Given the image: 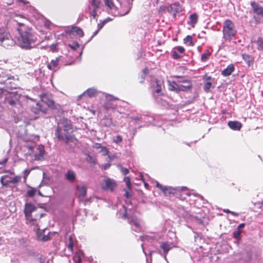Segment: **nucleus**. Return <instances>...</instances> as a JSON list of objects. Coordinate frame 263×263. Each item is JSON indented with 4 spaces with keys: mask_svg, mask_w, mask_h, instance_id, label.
Returning <instances> with one entry per match:
<instances>
[{
    "mask_svg": "<svg viewBox=\"0 0 263 263\" xmlns=\"http://www.w3.org/2000/svg\"><path fill=\"white\" fill-rule=\"evenodd\" d=\"M222 33L226 40L231 41L236 35L237 30L234 23L230 20H226L223 24Z\"/></svg>",
    "mask_w": 263,
    "mask_h": 263,
    "instance_id": "7ed1b4c3",
    "label": "nucleus"
},
{
    "mask_svg": "<svg viewBox=\"0 0 263 263\" xmlns=\"http://www.w3.org/2000/svg\"><path fill=\"white\" fill-rule=\"evenodd\" d=\"M183 82L186 83V85H183L181 84H178V91H184L187 90L188 89L190 88L191 87V85L190 83V82L187 81H183Z\"/></svg>",
    "mask_w": 263,
    "mask_h": 263,
    "instance_id": "6ab92c4d",
    "label": "nucleus"
},
{
    "mask_svg": "<svg viewBox=\"0 0 263 263\" xmlns=\"http://www.w3.org/2000/svg\"><path fill=\"white\" fill-rule=\"evenodd\" d=\"M37 210L36 208L33 204L31 203H26L24 209V213L27 220V223L30 225H35L37 218H40L43 214L36 215L34 218L33 217L32 213Z\"/></svg>",
    "mask_w": 263,
    "mask_h": 263,
    "instance_id": "20e7f679",
    "label": "nucleus"
},
{
    "mask_svg": "<svg viewBox=\"0 0 263 263\" xmlns=\"http://www.w3.org/2000/svg\"><path fill=\"white\" fill-rule=\"evenodd\" d=\"M117 99L114 98L112 96H109L107 97V101L104 103V106L106 109H114L117 105L115 103Z\"/></svg>",
    "mask_w": 263,
    "mask_h": 263,
    "instance_id": "9b49d317",
    "label": "nucleus"
},
{
    "mask_svg": "<svg viewBox=\"0 0 263 263\" xmlns=\"http://www.w3.org/2000/svg\"><path fill=\"white\" fill-rule=\"evenodd\" d=\"M177 51L180 52V53H183L184 51V49L183 47H181V46H178L177 47H176V48Z\"/></svg>",
    "mask_w": 263,
    "mask_h": 263,
    "instance_id": "09e8293b",
    "label": "nucleus"
},
{
    "mask_svg": "<svg viewBox=\"0 0 263 263\" xmlns=\"http://www.w3.org/2000/svg\"><path fill=\"white\" fill-rule=\"evenodd\" d=\"M11 263H17V260L12 259V260H11Z\"/></svg>",
    "mask_w": 263,
    "mask_h": 263,
    "instance_id": "338daca9",
    "label": "nucleus"
},
{
    "mask_svg": "<svg viewBox=\"0 0 263 263\" xmlns=\"http://www.w3.org/2000/svg\"><path fill=\"white\" fill-rule=\"evenodd\" d=\"M142 71H143V74L144 76H145L146 74L148 72V69L144 68V69H143Z\"/></svg>",
    "mask_w": 263,
    "mask_h": 263,
    "instance_id": "6e6d98bb",
    "label": "nucleus"
},
{
    "mask_svg": "<svg viewBox=\"0 0 263 263\" xmlns=\"http://www.w3.org/2000/svg\"><path fill=\"white\" fill-rule=\"evenodd\" d=\"M20 26L17 28L20 36L17 39L18 45L23 49L30 50L38 45L37 35L33 31L31 28H26L24 23H18Z\"/></svg>",
    "mask_w": 263,
    "mask_h": 263,
    "instance_id": "f257e3e1",
    "label": "nucleus"
},
{
    "mask_svg": "<svg viewBox=\"0 0 263 263\" xmlns=\"http://www.w3.org/2000/svg\"><path fill=\"white\" fill-rule=\"evenodd\" d=\"M112 141L116 143H119L122 142V138L120 135H117L112 138Z\"/></svg>",
    "mask_w": 263,
    "mask_h": 263,
    "instance_id": "f704fd0d",
    "label": "nucleus"
},
{
    "mask_svg": "<svg viewBox=\"0 0 263 263\" xmlns=\"http://www.w3.org/2000/svg\"><path fill=\"white\" fill-rule=\"evenodd\" d=\"M145 76H144L143 73L141 74V81H140V83L143 82V80L144 79V77Z\"/></svg>",
    "mask_w": 263,
    "mask_h": 263,
    "instance_id": "69168bd1",
    "label": "nucleus"
},
{
    "mask_svg": "<svg viewBox=\"0 0 263 263\" xmlns=\"http://www.w3.org/2000/svg\"><path fill=\"white\" fill-rule=\"evenodd\" d=\"M76 263H81V259L79 256L78 257L77 260H76Z\"/></svg>",
    "mask_w": 263,
    "mask_h": 263,
    "instance_id": "680f3d73",
    "label": "nucleus"
},
{
    "mask_svg": "<svg viewBox=\"0 0 263 263\" xmlns=\"http://www.w3.org/2000/svg\"><path fill=\"white\" fill-rule=\"evenodd\" d=\"M258 46V49L263 51V40L261 38H259L256 41Z\"/></svg>",
    "mask_w": 263,
    "mask_h": 263,
    "instance_id": "72a5a7b5",
    "label": "nucleus"
},
{
    "mask_svg": "<svg viewBox=\"0 0 263 263\" xmlns=\"http://www.w3.org/2000/svg\"><path fill=\"white\" fill-rule=\"evenodd\" d=\"M253 13L263 17V7L255 2L251 3Z\"/></svg>",
    "mask_w": 263,
    "mask_h": 263,
    "instance_id": "f8f14e48",
    "label": "nucleus"
},
{
    "mask_svg": "<svg viewBox=\"0 0 263 263\" xmlns=\"http://www.w3.org/2000/svg\"><path fill=\"white\" fill-rule=\"evenodd\" d=\"M69 243L68 244L67 247L69 250H70V251H72L73 249L74 245H73L72 238L71 236L69 237Z\"/></svg>",
    "mask_w": 263,
    "mask_h": 263,
    "instance_id": "4c0bfd02",
    "label": "nucleus"
},
{
    "mask_svg": "<svg viewBox=\"0 0 263 263\" xmlns=\"http://www.w3.org/2000/svg\"><path fill=\"white\" fill-rule=\"evenodd\" d=\"M125 196L127 198H129V197H130L132 196V194H131V193L129 192H128L127 191H125Z\"/></svg>",
    "mask_w": 263,
    "mask_h": 263,
    "instance_id": "5fc2aeb1",
    "label": "nucleus"
},
{
    "mask_svg": "<svg viewBox=\"0 0 263 263\" xmlns=\"http://www.w3.org/2000/svg\"><path fill=\"white\" fill-rule=\"evenodd\" d=\"M42 101L51 108H57L58 105L55 104L52 99V97L48 93H42L40 95Z\"/></svg>",
    "mask_w": 263,
    "mask_h": 263,
    "instance_id": "6e6552de",
    "label": "nucleus"
},
{
    "mask_svg": "<svg viewBox=\"0 0 263 263\" xmlns=\"http://www.w3.org/2000/svg\"><path fill=\"white\" fill-rule=\"evenodd\" d=\"M35 193V190L34 189H31L30 190L27 191V195L28 197H33Z\"/></svg>",
    "mask_w": 263,
    "mask_h": 263,
    "instance_id": "58836bf2",
    "label": "nucleus"
},
{
    "mask_svg": "<svg viewBox=\"0 0 263 263\" xmlns=\"http://www.w3.org/2000/svg\"><path fill=\"white\" fill-rule=\"evenodd\" d=\"M97 93V91L93 88L88 89L82 95L79 96V99L82 96H88L89 98L94 97Z\"/></svg>",
    "mask_w": 263,
    "mask_h": 263,
    "instance_id": "aec40b11",
    "label": "nucleus"
},
{
    "mask_svg": "<svg viewBox=\"0 0 263 263\" xmlns=\"http://www.w3.org/2000/svg\"><path fill=\"white\" fill-rule=\"evenodd\" d=\"M132 119L135 121H139L141 119V117L137 116V117H133Z\"/></svg>",
    "mask_w": 263,
    "mask_h": 263,
    "instance_id": "052dcab7",
    "label": "nucleus"
},
{
    "mask_svg": "<svg viewBox=\"0 0 263 263\" xmlns=\"http://www.w3.org/2000/svg\"><path fill=\"white\" fill-rule=\"evenodd\" d=\"M123 210H120L119 214L123 218H125L127 216V210L125 206L122 205Z\"/></svg>",
    "mask_w": 263,
    "mask_h": 263,
    "instance_id": "473e14b6",
    "label": "nucleus"
},
{
    "mask_svg": "<svg viewBox=\"0 0 263 263\" xmlns=\"http://www.w3.org/2000/svg\"><path fill=\"white\" fill-rule=\"evenodd\" d=\"M97 9L93 8L90 12V15L96 20H97Z\"/></svg>",
    "mask_w": 263,
    "mask_h": 263,
    "instance_id": "a19ab883",
    "label": "nucleus"
},
{
    "mask_svg": "<svg viewBox=\"0 0 263 263\" xmlns=\"http://www.w3.org/2000/svg\"><path fill=\"white\" fill-rule=\"evenodd\" d=\"M14 96H15V95L13 93H9L5 99V103L8 104L11 106L14 105L17 102V99L16 98L13 99V97Z\"/></svg>",
    "mask_w": 263,
    "mask_h": 263,
    "instance_id": "dca6fc26",
    "label": "nucleus"
},
{
    "mask_svg": "<svg viewBox=\"0 0 263 263\" xmlns=\"http://www.w3.org/2000/svg\"><path fill=\"white\" fill-rule=\"evenodd\" d=\"M157 187H159L165 195L174 194L175 193V189L170 186H164L158 182L156 183Z\"/></svg>",
    "mask_w": 263,
    "mask_h": 263,
    "instance_id": "4468645a",
    "label": "nucleus"
},
{
    "mask_svg": "<svg viewBox=\"0 0 263 263\" xmlns=\"http://www.w3.org/2000/svg\"><path fill=\"white\" fill-rule=\"evenodd\" d=\"M21 180V176H20L11 177L9 175H4L1 178V183L3 186H7L9 183H16L20 182Z\"/></svg>",
    "mask_w": 263,
    "mask_h": 263,
    "instance_id": "423d86ee",
    "label": "nucleus"
},
{
    "mask_svg": "<svg viewBox=\"0 0 263 263\" xmlns=\"http://www.w3.org/2000/svg\"><path fill=\"white\" fill-rule=\"evenodd\" d=\"M245 226V224L244 223H241L240 224L238 227V230H239V229L243 228Z\"/></svg>",
    "mask_w": 263,
    "mask_h": 263,
    "instance_id": "13d9d810",
    "label": "nucleus"
},
{
    "mask_svg": "<svg viewBox=\"0 0 263 263\" xmlns=\"http://www.w3.org/2000/svg\"><path fill=\"white\" fill-rule=\"evenodd\" d=\"M210 54L209 53H206L203 54L201 58V61L203 62L206 61L210 57Z\"/></svg>",
    "mask_w": 263,
    "mask_h": 263,
    "instance_id": "c03bdc74",
    "label": "nucleus"
},
{
    "mask_svg": "<svg viewBox=\"0 0 263 263\" xmlns=\"http://www.w3.org/2000/svg\"><path fill=\"white\" fill-rule=\"evenodd\" d=\"M102 147H103L101 146V144H99V143L96 144V148H98V149L101 148V149Z\"/></svg>",
    "mask_w": 263,
    "mask_h": 263,
    "instance_id": "4d7b16f0",
    "label": "nucleus"
},
{
    "mask_svg": "<svg viewBox=\"0 0 263 263\" xmlns=\"http://www.w3.org/2000/svg\"><path fill=\"white\" fill-rule=\"evenodd\" d=\"M32 111L35 114H39L40 111H43L44 113L46 112L45 110L42 109V106L39 103L36 104L35 107L32 109Z\"/></svg>",
    "mask_w": 263,
    "mask_h": 263,
    "instance_id": "7c9ffc66",
    "label": "nucleus"
},
{
    "mask_svg": "<svg viewBox=\"0 0 263 263\" xmlns=\"http://www.w3.org/2000/svg\"><path fill=\"white\" fill-rule=\"evenodd\" d=\"M112 124V121L111 119H106L105 120V122L103 123V124L104 126L106 127H109Z\"/></svg>",
    "mask_w": 263,
    "mask_h": 263,
    "instance_id": "79ce46f5",
    "label": "nucleus"
},
{
    "mask_svg": "<svg viewBox=\"0 0 263 263\" xmlns=\"http://www.w3.org/2000/svg\"><path fill=\"white\" fill-rule=\"evenodd\" d=\"M73 127L71 122L66 119H63L58 124L55 135L59 140L64 141L68 143L72 139L71 133Z\"/></svg>",
    "mask_w": 263,
    "mask_h": 263,
    "instance_id": "f03ea898",
    "label": "nucleus"
},
{
    "mask_svg": "<svg viewBox=\"0 0 263 263\" xmlns=\"http://www.w3.org/2000/svg\"><path fill=\"white\" fill-rule=\"evenodd\" d=\"M91 5L93 8L98 9L100 7V2L99 0H92Z\"/></svg>",
    "mask_w": 263,
    "mask_h": 263,
    "instance_id": "c9c22d12",
    "label": "nucleus"
},
{
    "mask_svg": "<svg viewBox=\"0 0 263 263\" xmlns=\"http://www.w3.org/2000/svg\"><path fill=\"white\" fill-rule=\"evenodd\" d=\"M234 65L233 64H230L226 69L222 71L221 73L223 76L227 77L230 76L234 71Z\"/></svg>",
    "mask_w": 263,
    "mask_h": 263,
    "instance_id": "f3484780",
    "label": "nucleus"
},
{
    "mask_svg": "<svg viewBox=\"0 0 263 263\" xmlns=\"http://www.w3.org/2000/svg\"><path fill=\"white\" fill-rule=\"evenodd\" d=\"M86 155L87 156L86 160L87 162L93 164L96 163L97 159L95 157L89 154H86Z\"/></svg>",
    "mask_w": 263,
    "mask_h": 263,
    "instance_id": "2f4dec72",
    "label": "nucleus"
},
{
    "mask_svg": "<svg viewBox=\"0 0 263 263\" xmlns=\"http://www.w3.org/2000/svg\"><path fill=\"white\" fill-rule=\"evenodd\" d=\"M241 233V231L240 230H237V231H235L234 232V237L236 238H238L239 236L240 235Z\"/></svg>",
    "mask_w": 263,
    "mask_h": 263,
    "instance_id": "de8ad7c7",
    "label": "nucleus"
},
{
    "mask_svg": "<svg viewBox=\"0 0 263 263\" xmlns=\"http://www.w3.org/2000/svg\"><path fill=\"white\" fill-rule=\"evenodd\" d=\"M147 238H148L147 236H143V237H141V240L144 241H145V240L147 239Z\"/></svg>",
    "mask_w": 263,
    "mask_h": 263,
    "instance_id": "e2e57ef3",
    "label": "nucleus"
},
{
    "mask_svg": "<svg viewBox=\"0 0 263 263\" xmlns=\"http://www.w3.org/2000/svg\"><path fill=\"white\" fill-rule=\"evenodd\" d=\"M104 23H105V22H104L103 23L98 24V30H100L104 25Z\"/></svg>",
    "mask_w": 263,
    "mask_h": 263,
    "instance_id": "603ef678",
    "label": "nucleus"
},
{
    "mask_svg": "<svg viewBox=\"0 0 263 263\" xmlns=\"http://www.w3.org/2000/svg\"><path fill=\"white\" fill-rule=\"evenodd\" d=\"M242 57L248 66H250L253 64V58L251 55L247 54H243Z\"/></svg>",
    "mask_w": 263,
    "mask_h": 263,
    "instance_id": "b1692460",
    "label": "nucleus"
},
{
    "mask_svg": "<svg viewBox=\"0 0 263 263\" xmlns=\"http://www.w3.org/2000/svg\"><path fill=\"white\" fill-rule=\"evenodd\" d=\"M65 179L70 183L77 181V176L76 173L71 170H68L65 174Z\"/></svg>",
    "mask_w": 263,
    "mask_h": 263,
    "instance_id": "ddd939ff",
    "label": "nucleus"
},
{
    "mask_svg": "<svg viewBox=\"0 0 263 263\" xmlns=\"http://www.w3.org/2000/svg\"><path fill=\"white\" fill-rule=\"evenodd\" d=\"M190 22L189 24L192 27H194L195 25L197 23L198 21V16L195 14H192L190 15Z\"/></svg>",
    "mask_w": 263,
    "mask_h": 263,
    "instance_id": "a878e982",
    "label": "nucleus"
},
{
    "mask_svg": "<svg viewBox=\"0 0 263 263\" xmlns=\"http://www.w3.org/2000/svg\"><path fill=\"white\" fill-rule=\"evenodd\" d=\"M114 156H109V155L108 156V158H109L110 160H112V159H113V158H114Z\"/></svg>",
    "mask_w": 263,
    "mask_h": 263,
    "instance_id": "774afa93",
    "label": "nucleus"
},
{
    "mask_svg": "<svg viewBox=\"0 0 263 263\" xmlns=\"http://www.w3.org/2000/svg\"><path fill=\"white\" fill-rule=\"evenodd\" d=\"M105 5L111 10H116L118 8L114 0H104Z\"/></svg>",
    "mask_w": 263,
    "mask_h": 263,
    "instance_id": "4be33fe9",
    "label": "nucleus"
},
{
    "mask_svg": "<svg viewBox=\"0 0 263 263\" xmlns=\"http://www.w3.org/2000/svg\"><path fill=\"white\" fill-rule=\"evenodd\" d=\"M155 84L156 85L154 86V92L156 93H159L162 90V84L158 81H156Z\"/></svg>",
    "mask_w": 263,
    "mask_h": 263,
    "instance_id": "c85d7f7f",
    "label": "nucleus"
},
{
    "mask_svg": "<svg viewBox=\"0 0 263 263\" xmlns=\"http://www.w3.org/2000/svg\"><path fill=\"white\" fill-rule=\"evenodd\" d=\"M121 171L123 175H126L128 173L129 171L127 168L121 167Z\"/></svg>",
    "mask_w": 263,
    "mask_h": 263,
    "instance_id": "49530a36",
    "label": "nucleus"
},
{
    "mask_svg": "<svg viewBox=\"0 0 263 263\" xmlns=\"http://www.w3.org/2000/svg\"><path fill=\"white\" fill-rule=\"evenodd\" d=\"M193 37L191 35H187L185 39H184V42L185 43H187L188 42H190V45L191 46L194 45V43L192 41Z\"/></svg>",
    "mask_w": 263,
    "mask_h": 263,
    "instance_id": "e433bc0d",
    "label": "nucleus"
},
{
    "mask_svg": "<svg viewBox=\"0 0 263 263\" xmlns=\"http://www.w3.org/2000/svg\"><path fill=\"white\" fill-rule=\"evenodd\" d=\"M77 190L78 192V196L79 198H84L85 197L87 193V187L85 185L80 184L77 185Z\"/></svg>",
    "mask_w": 263,
    "mask_h": 263,
    "instance_id": "2eb2a0df",
    "label": "nucleus"
},
{
    "mask_svg": "<svg viewBox=\"0 0 263 263\" xmlns=\"http://www.w3.org/2000/svg\"><path fill=\"white\" fill-rule=\"evenodd\" d=\"M60 60V57L56 58L55 60H53L51 62L48 64L47 67L50 70H54L58 65V62Z\"/></svg>",
    "mask_w": 263,
    "mask_h": 263,
    "instance_id": "5701e85b",
    "label": "nucleus"
},
{
    "mask_svg": "<svg viewBox=\"0 0 263 263\" xmlns=\"http://www.w3.org/2000/svg\"><path fill=\"white\" fill-rule=\"evenodd\" d=\"M223 212L226 213H230L231 211L228 209L223 210Z\"/></svg>",
    "mask_w": 263,
    "mask_h": 263,
    "instance_id": "0e129e2a",
    "label": "nucleus"
},
{
    "mask_svg": "<svg viewBox=\"0 0 263 263\" xmlns=\"http://www.w3.org/2000/svg\"><path fill=\"white\" fill-rule=\"evenodd\" d=\"M160 247L163 249L164 253L166 255L167 252L170 251L171 247L170 245L168 242H162L160 246Z\"/></svg>",
    "mask_w": 263,
    "mask_h": 263,
    "instance_id": "cd10ccee",
    "label": "nucleus"
},
{
    "mask_svg": "<svg viewBox=\"0 0 263 263\" xmlns=\"http://www.w3.org/2000/svg\"><path fill=\"white\" fill-rule=\"evenodd\" d=\"M100 153H101L102 155L106 156V155H108L109 151H108V149L106 147H103L101 149Z\"/></svg>",
    "mask_w": 263,
    "mask_h": 263,
    "instance_id": "ea45409f",
    "label": "nucleus"
},
{
    "mask_svg": "<svg viewBox=\"0 0 263 263\" xmlns=\"http://www.w3.org/2000/svg\"><path fill=\"white\" fill-rule=\"evenodd\" d=\"M25 147L28 150L29 154L35 160H41L43 157L45 152L43 146L26 144Z\"/></svg>",
    "mask_w": 263,
    "mask_h": 263,
    "instance_id": "39448f33",
    "label": "nucleus"
},
{
    "mask_svg": "<svg viewBox=\"0 0 263 263\" xmlns=\"http://www.w3.org/2000/svg\"><path fill=\"white\" fill-rule=\"evenodd\" d=\"M166 10L171 14L175 15L177 13L181 11V7L179 2H175L167 6Z\"/></svg>",
    "mask_w": 263,
    "mask_h": 263,
    "instance_id": "9d476101",
    "label": "nucleus"
},
{
    "mask_svg": "<svg viewBox=\"0 0 263 263\" xmlns=\"http://www.w3.org/2000/svg\"><path fill=\"white\" fill-rule=\"evenodd\" d=\"M110 164L109 163H105L102 166L103 169L106 170L109 168Z\"/></svg>",
    "mask_w": 263,
    "mask_h": 263,
    "instance_id": "8fccbe9b",
    "label": "nucleus"
},
{
    "mask_svg": "<svg viewBox=\"0 0 263 263\" xmlns=\"http://www.w3.org/2000/svg\"><path fill=\"white\" fill-rule=\"evenodd\" d=\"M168 89L169 90H171V91H177L178 92V89H177V87H178V84L173 81L172 82H171V81H168Z\"/></svg>",
    "mask_w": 263,
    "mask_h": 263,
    "instance_id": "bb28decb",
    "label": "nucleus"
},
{
    "mask_svg": "<svg viewBox=\"0 0 263 263\" xmlns=\"http://www.w3.org/2000/svg\"><path fill=\"white\" fill-rule=\"evenodd\" d=\"M166 7L167 6H161L160 7V10L162 11L166 10Z\"/></svg>",
    "mask_w": 263,
    "mask_h": 263,
    "instance_id": "bf43d9fd",
    "label": "nucleus"
},
{
    "mask_svg": "<svg viewBox=\"0 0 263 263\" xmlns=\"http://www.w3.org/2000/svg\"><path fill=\"white\" fill-rule=\"evenodd\" d=\"M8 161V158H5L3 161H0V164L4 165Z\"/></svg>",
    "mask_w": 263,
    "mask_h": 263,
    "instance_id": "864d4df0",
    "label": "nucleus"
},
{
    "mask_svg": "<svg viewBox=\"0 0 263 263\" xmlns=\"http://www.w3.org/2000/svg\"><path fill=\"white\" fill-rule=\"evenodd\" d=\"M128 221L133 230L136 232H139L141 230V222L136 217L130 216L128 218Z\"/></svg>",
    "mask_w": 263,
    "mask_h": 263,
    "instance_id": "1a4fd4ad",
    "label": "nucleus"
},
{
    "mask_svg": "<svg viewBox=\"0 0 263 263\" xmlns=\"http://www.w3.org/2000/svg\"><path fill=\"white\" fill-rule=\"evenodd\" d=\"M117 186L116 182L108 178H105L103 180L101 187L104 190L113 191Z\"/></svg>",
    "mask_w": 263,
    "mask_h": 263,
    "instance_id": "0eeeda50",
    "label": "nucleus"
},
{
    "mask_svg": "<svg viewBox=\"0 0 263 263\" xmlns=\"http://www.w3.org/2000/svg\"><path fill=\"white\" fill-rule=\"evenodd\" d=\"M30 171L29 170H25L24 172V178L26 179L28 175L29 174Z\"/></svg>",
    "mask_w": 263,
    "mask_h": 263,
    "instance_id": "3c124183",
    "label": "nucleus"
},
{
    "mask_svg": "<svg viewBox=\"0 0 263 263\" xmlns=\"http://www.w3.org/2000/svg\"><path fill=\"white\" fill-rule=\"evenodd\" d=\"M228 126L233 130H238L241 128L242 125L238 121H230L228 123Z\"/></svg>",
    "mask_w": 263,
    "mask_h": 263,
    "instance_id": "a211bd4d",
    "label": "nucleus"
},
{
    "mask_svg": "<svg viewBox=\"0 0 263 263\" xmlns=\"http://www.w3.org/2000/svg\"><path fill=\"white\" fill-rule=\"evenodd\" d=\"M34 230L35 231H37V235L39 239L44 241L49 239V237L47 235H46L45 234H42L41 233L39 232L40 228H39L37 225L35 226V228H34Z\"/></svg>",
    "mask_w": 263,
    "mask_h": 263,
    "instance_id": "412c9836",
    "label": "nucleus"
},
{
    "mask_svg": "<svg viewBox=\"0 0 263 263\" xmlns=\"http://www.w3.org/2000/svg\"><path fill=\"white\" fill-rule=\"evenodd\" d=\"M71 31L76 33L77 34L79 35L80 36H82L84 35V32L83 30L78 27H72L71 29Z\"/></svg>",
    "mask_w": 263,
    "mask_h": 263,
    "instance_id": "c756f323",
    "label": "nucleus"
},
{
    "mask_svg": "<svg viewBox=\"0 0 263 263\" xmlns=\"http://www.w3.org/2000/svg\"><path fill=\"white\" fill-rule=\"evenodd\" d=\"M173 57L175 59H178L181 58V56L176 51H174L173 52Z\"/></svg>",
    "mask_w": 263,
    "mask_h": 263,
    "instance_id": "a18cd8bd",
    "label": "nucleus"
},
{
    "mask_svg": "<svg viewBox=\"0 0 263 263\" xmlns=\"http://www.w3.org/2000/svg\"><path fill=\"white\" fill-rule=\"evenodd\" d=\"M211 80V77H209L204 82V90L206 92H210L211 91V87L212 86V82Z\"/></svg>",
    "mask_w": 263,
    "mask_h": 263,
    "instance_id": "393cba45",
    "label": "nucleus"
},
{
    "mask_svg": "<svg viewBox=\"0 0 263 263\" xmlns=\"http://www.w3.org/2000/svg\"><path fill=\"white\" fill-rule=\"evenodd\" d=\"M124 181L126 183V185L128 189L130 188V178L128 177H126L124 178Z\"/></svg>",
    "mask_w": 263,
    "mask_h": 263,
    "instance_id": "37998d69",
    "label": "nucleus"
}]
</instances>
